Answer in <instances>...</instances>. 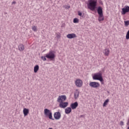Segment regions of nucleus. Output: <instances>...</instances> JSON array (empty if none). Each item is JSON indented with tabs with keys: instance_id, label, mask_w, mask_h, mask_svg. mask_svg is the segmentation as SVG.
<instances>
[{
	"instance_id": "f257e3e1",
	"label": "nucleus",
	"mask_w": 129,
	"mask_h": 129,
	"mask_svg": "<svg viewBox=\"0 0 129 129\" xmlns=\"http://www.w3.org/2000/svg\"><path fill=\"white\" fill-rule=\"evenodd\" d=\"M87 5L89 10L94 12L97 9V0H88Z\"/></svg>"
},
{
	"instance_id": "f03ea898",
	"label": "nucleus",
	"mask_w": 129,
	"mask_h": 129,
	"mask_svg": "<svg viewBox=\"0 0 129 129\" xmlns=\"http://www.w3.org/2000/svg\"><path fill=\"white\" fill-rule=\"evenodd\" d=\"M46 57L47 59H49L50 61H54V60H55V57H56V55H55V51L53 50L49 51L48 53L46 54Z\"/></svg>"
},
{
	"instance_id": "7ed1b4c3",
	"label": "nucleus",
	"mask_w": 129,
	"mask_h": 129,
	"mask_svg": "<svg viewBox=\"0 0 129 129\" xmlns=\"http://www.w3.org/2000/svg\"><path fill=\"white\" fill-rule=\"evenodd\" d=\"M94 80H99L100 82H103V78H102V74L101 73H98L95 74L93 76Z\"/></svg>"
},
{
	"instance_id": "20e7f679",
	"label": "nucleus",
	"mask_w": 129,
	"mask_h": 129,
	"mask_svg": "<svg viewBox=\"0 0 129 129\" xmlns=\"http://www.w3.org/2000/svg\"><path fill=\"white\" fill-rule=\"evenodd\" d=\"M44 114L46 116H48L49 119L54 120V118H53V116H52V112L49 109L45 108L44 109Z\"/></svg>"
},
{
	"instance_id": "39448f33",
	"label": "nucleus",
	"mask_w": 129,
	"mask_h": 129,
	"mask_svg": "<svg viewBox=\"0 0 129 129\" xmlns=\"http://www.w3.org/2000/svg\"><path fill=\"white\" fill-rule=\"evenodd\" d=\"M66 99H67V97L66 95H60L58 96L57 99V102L59 103L62 102L63 101H65Z\"/></svg>"
},
{
	"instance_id": "423d86ee",
	"label": "nucleus",
	"mask_w": 129,
	"mask_h": 129,
	"mask_svg": "<svg viewBox=\"0 0 129 129\" xmlns=\"http://www.w3.org/2000/svg\"><path fill=\"white\" fill-rule=\"evenodd\" d=\"M89 85L93 88H97L100 86L99 83L96 82H91L90 83Z\"/></svg>"
},
{
	"instance_id": "0eeeda50",
	"label": "nucleus",
	"mask_w": 129,
	"mask_h": 129,
	"mask_svg": "<svg viewBox=\"0 0 129 129\" xmlns=\"http://www.w3.org/2000/svg\"><path fill=\"white\" fill-rule=\"evenodd\" d=\"M126 13H129V6H125L123 8H122L121 14V15H125Z\"/></svg>"
},
{
	"instance_id": "6e6552de",
	"label": "nucleus",
	"mask_w": 129,
	"mask_h": 129,
	"mask_svg": "<svg viewBox=\"0 0 129 129\" xmlns=\"http://www.w3.org/2000/svg\"><path fill=\"white\" fill-rule=\"evenodd\" d=\"M83 84V82H82V80L80 79H77L75 81V85L77 86V87H82V85Z\"/></svg>"
},
{
	"instance_id": "1a4fd4ad",
	"label": "nucleus",
	"mask_w": 129,
	"mask_h": 129,
	"mask_svg": "<svg viewBox=\"0 0 129 129\" xmlns=\"http://www.w3.org/2000/svg\"><path fill=\"white\" fill-rule=\"evenodd\" d=\"M60 108H65L68 106V102H60L59 104Z\"/></svg>"
},
{
	"instance_id": "9d476101",
	"label": "nucleus",
	"mask_w": 129,
	"mask_h": 129,
	"mask_svg": "<svg viewBox=\"0 0 129 129\" xmlns=\"http://www.w3.org/2000/svg\"><path fill=\"white\" fill-rule=\"evenodd\" d=\"M53 116L55 119H60L61 118V113L60 112H56L54 113Z\"/></svg>"
},
{
	"instance_id": "9b49d317",
	"label": "nucleus",
	"mask_w": 129,
	"mask_h": 129,
	"mask_svg": "<svg viewBox=\"0 0 129 129\" xmlns=\"http://www.w3.org/2000/svg\"><path fill=\"white\" fill-rule=\"evenodd\" d=\"M78 106V102H75L74 103H72L71 104V108L72 109H76L77 108V107Z\"/></svg>"
},
{
	"instance_id": "f8f14e48",
	"label": "nucleus",
	"mask_w": 129,
	"mask_h": 129,
	"mask_svg": "<svg viewBox=\"0 0 129 129\" xmlns=\"http://www.w3.org/2000/svg\"><path fill=\"white\" fill-rule=\"evenodd\" d=\"M97 12L99 15H103V10H102V8L99 6L97 9Z\"/></svg>"
},
{
	"instance_id": "ddd939ff",
	"label": "nucleus",
	"mask_w": 129,
	"mask_h": 129,
	"mask_svg": "<svg viewBox=\"0 0 129 129\" xmlns=\"http://www.w3.org/2000/svg\"><path fill=\"white\" fill-rule=\"evenodd\" d=\"M67 37L68 39H73L74 38H76V34L75 33L69 34L67 35Z\"/></svg>"
},
{
	"instance_id": "4468645a",
	"label": "nucleus",
	"mask_w": 129,
	"mask_h": 129,
	"mask_svg": "<svg viewBox=\"0 0 129 129\" xmlns=\"http://www.w3.org/2000/svg\"><path fill=\"white\" fill-rule=\"evenodd\" d=\"M29 112H30V110L29 109L26 108L23 109V113L24 116H27V115L29 114Z\"/></svg>"
},
{
	"instance_id": "2eb2a0df",
	"label": "nucleus",
	"mask_w": 129,
	"mask_h": 129,
	"mask_svg": "<svg viewBox=\"0 0 129 129\" xmlns=\"http://www.w3.org/2000/svg\"><path fill=\"white\" fill-rule=\"evenodd\" d=\"M71 111H72V109L70 107H68L65 109V113H66V114H69Z\"/></svg>"
},
{
	"instance_id": "dca6fc26",
	"label": "nucleus",
	"mask_w": 129,
	"mask_h": 129,
	"mask_svg": "<svg viewBox=\"0 0 129 129\" xmlns=\"http://www.w3.org/2000/svg\"><path fill=\"white\" fill-rule=\"evenodd\" d=\"M18 49L20 52H23L25 50V46L24 44H20L18 46Z\"/></svg>"
},
{
	"instance_id": "f3484780",
	"label": "nucleus",
	"mask_w": 129,
	"mask_h": 129,
	"mask_svg": "<svg viewBox=\"0 0 129 129\" xmlns=\"http://www.w3.org/2000/svg\"><path fill=\"white\" fill-rule=\"evenodd\" d=\"M103 53L105 56H108L109 54V49L106 48L105 50H104Z\"/></svg>"
},
{
	"instance_id": "a211bd4d",
	"label": "nucleus",
	"mask_w": 129,
	"mask_h": 129,
	"mask_svg": "<svg viewBox=\"0 0 129 129\" xmlns=\"http://www.w3.org/2000/svg\"><path fill=\"white\" fill-rule=\"evenodd\" d=\"M39 65H36L34 68V73H37L39 70Z\"/></svg>"
},
{
	"instance_id": "6ab92c4d",
	"label": "nucleus",
	"mask_w": 129,
	"mask_h": 129,
	"mask_svg": "<svg viewBox=\"0 0 129 129\" xmlns=\"http://www.w3.org/2000/svg\"><path fill=\"white\" fill-rule=\"evenodd\" d=\"M98 21L99 22H101V21H104V17H103V15H99Z\"/></svg>"
},
{
	"instance_id": "aec40b11",
	"label": "nucleus",
	"mask_w": 129,
	"mask_h": 129,
	"mask_svg": "<svg viewBox=\"0 0 129 129\" xmlns=\"http://www.w3.org/2000/svg\"><path fill=\"white\" fill-rule=\"evenodd\" d=\"M75 99H77L79 97V92H76L74 93Z\"/></svg>"
},
{
	"instance_id": "412c9836",
	"label": "nucleus",
	"mask_w": 129,
	"mask_h": 129,
	"mask_svg": "<svg viewBox=\"0 0 129 129\" xmlns=\"http://www.w3.org/2000/svg\"><path fill=\"white\" fill-rule=\"evenodd\" d=\"M108 102H109V99H107L104 102L103 104V107H105V106L107 105V103H108Z\"/></svg>"
},
{
	"instance_id": "4be33fe9",
	"label": "nucleus",
	"mask_w": 129,
	"mask_h": 129,
	"mask_svg": "<svg viewBox=\"0 0 129 129\" xmlns=\"http://www.w3.org/2000/svg\"><path fill=\"white\" fill-rule=\"evenodd\" d=\"M73 22L75 24H76L77 23H79V19L76 18L74 19Z\"/></svg>"
},
{
	"instance_id": "5701e85b",
	"label": "nucleus",
	"mask_w": 129,
	"mask_h": 129,
	"mask_svg": "<svg viewBox=\"0 0 129 129\" xmlns=\"http://www.w3.org/2000/svg\"><path fill=\"white\" fill-rule=\"evenodd\" d=\"M125 27H127L129 25V21H124Z\"/></svg>"
},
{
	"instance_id": "b1692460",
	"label": "nucleus",
	"mask_w": 129,
	"mask_h": 129,
	"mask_svg": "<svg viewBox=\"0 0 129 129\" xmlns=\"http://www.w3.org/2000/svg\"><path fill=\"white\" fill-rule=\"evenodd\" d=\"M47 57L46 56V55L45 56H41V59L43 60V61H46L47 60Z\"/></svg>"
},
{
	"instance_id": "393cba45",
	"label": "nucleus",
	"mask_w": 129,
	"mask_h": 129,
	"mask_svg": "<svg viewBox=\"0 0 129 129\" xmlns=\"http://www.w3.org/2000/svg\"><path fill=\"white\" fill-rule=\"evenodd\" d=\"M32 30H33V31H37V27H36V26H33V27H32Z\"/></svg>"
},
{
	"instance_id": "a878e982",
	"label": "nucleus",
	"mask_w": 129,
	"mask_h": 129,
	"mask_svg": "<svg viewBox=\"0 0 129 129\" xmlns=\"http://www.w3.org/2000/svg\"><path fill=\"white\" fill-rule=\"evenodd\" d=\"M78 16H80V17H82V12L79 11L78 12Z\"/></svg>"
},
{
	"instance_id": "bb28decb",
	"label": "nucleus",
	"mask_w": 129,
	"mask_h": 129,
	"mask_svg": "<svg viewBox=\"0 0 129 129\" xmlns=\"http://www.w3.org/2000/svg\"><path fill=\"white\" fill-rule=\"evenodd\" d=\"M120 125H123V121H121L120 122Z\"/></svg>"
},
{
	"instance_id": "cd10ccee",
	"label": "nucleus",
	"mask_w": 129,
	"mask_h": 129,
	"mask_svg": "<svg viewBox=\"0 0 129 129\" xmlns=\"http://www.w3.org/2000/svg\"><path fill=\"white\" fill-rule=\"evenodd\" d=\"M16 4H17V3L15 1L12 2V5H16Z\"/></svg>"
},
{
	"instance_id": "c85d7f7f",
	"label": "nucleus",
	"mask_w": 129,
	"mask_h": 129,
	"mask_svg": "<svg viewBox=\"0 0 129 129\" xmlns=\"http://www.w3.org/2000/svg\"><path fill=\"white\" fill-rule=\"evenodd\" d=\"M83 116V115H81L80 116L81 117H82Z\"/></svg>"
},
{
	"instance_id": "c756f323",
	"label": "nucleus",
	"mask_w": 129,
	"mask_h": 129,
	"mask_svg": "<svg viewBox=\"0 0 129 129\" xmlns=\"http://www.w3.org/2000/svg\"><path fill=\"white\" fill-rule=\"evenodd\" d=\"M48 129H53V128H49Z\"/></svg>"
}]
</instances>
